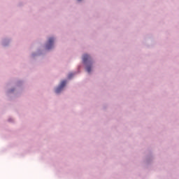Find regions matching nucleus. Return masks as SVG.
Segmentation results:
<instances>
[{"mask_svg": "<svg viewBox=\"0 0 179 179\" xmlns=\"http://www.w3.org/2000/svg\"><path fill=\"white\" fill-rule=\"evenodd\" d=\"M86 69H87V71L88 72V73H90V72H92V66H90V65L87 66Z\"/></svg>", "mask_w": 179, "mask_h": 179, "instance_id": "4", "label": "nucleus"}, {"mask_svg": "<svg viewBox=\"0 0 179 179\" xmlns=\"http://www.w3.org/2000/svg\"><path fill=\"white\" fill-rule=\"evenodd\" d=\"M52 44H54V38H50L46 45L47 49L50 50L52 47Z\"/></svg>", "mask_w": 179, "mask_h": 179, "instance_id": "2", "label": "nucleus"}, {"mask_svg": "<svg viewBox=\"0 0 179 179\" xmlns=\"http://www.w3.org/2000/svg\"><path fill=\"white\" fill-rule=\"evenodd\" d=\"M66 85V80L62 81L60 85L55 90V93H59L62 90V89L65 87Z\"/></svg>", "mask_w": 179, "mask_h": 179, "instance_id": "1", "label": "nucleus"}, {"mask_svg": "<svg viewBox=\"0 0 179 179\" xmlns=\"http://www.w3.org/2000/svg\"><path fill=\"white\" fill-rule=\"evenodd\" d=\"M72 76H73V73H70L69 75V79H71L72 78Z\"/></svg>", "mask_w": 179, "mask_h": 179, "instance_id": "5", "label": "nucleus"}, {"mask_svg": "<svg viewBox=\"0 0 179 179\" xmlns=\"http://www.w3.org/2000/svg\"><path fill=\"white\" fill-rule=\"evenodd\" d=\"M78 1H82V0H78Z\"/></svg>", "mask_w": 179, "mask_h": 179, "instance_id": "6", "label": "nucleus"}, {"mask_svg": "<svg viewBox=\"0 0 179 179\" xmlns=\"http://www.w3.org/2000/svg\"><path fill=\"white\" fill-rule=\"evenodd\" d=\"M89 59H90V56L87 55H84V56L83 57V63L86 64V62H87V61H89Z\"/></svg>", "mask_w": 179, "mask_h": 179, "instance_id": "3", "label": "nucleus"}]
</instances>
